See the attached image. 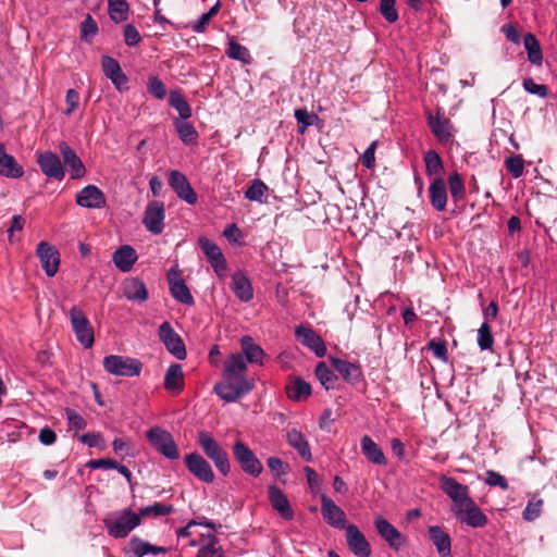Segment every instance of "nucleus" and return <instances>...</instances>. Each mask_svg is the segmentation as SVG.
Masks as SVG:
<instances>
[{"label": "nucleus", "mask_w": 557, "mask_h": 557, "mask_svg": "<svg viewBox=\"0 0 557 557\" xmlns=\"http://www.w3.org/2000/svg\"><path fill=\"white\" fill-rule=\"evenodd\" d=\"M197 443L206 457L214 463L218 471L223 476H227L231 472V461L227 451L221 444L206 431L198 433Z\"/></svg>", "instance_id": "f257e3e1"}, {"label": "nucleus", "mask_w": 557, "mask_h": 557, "mask_svg": "<svg viewBox=\"0 0 557 557\" xmlns=\"http://www.w3.org/2000/svg\"><path fill=\"white\" fill-rule=\"evenodd\" d=\"M140 522V517L131 509L109 513L103 519L108 533L115 539L126 537Z\"/></svg>", "instance_id": "f03ea898"}, {"label": "nucleus", "mask_w": 557, "mask_h": 557, "mask_svg": "<svg viewBox=\"0 0 557 557\" xmlns=\"http://www.w3.org/2000/svg\"><path fill=\"white\" fill-rule=\"evenodd\" d=\"M104 370L113 375L119 376H137L140 374L143 364L138 359L110 355L103 359Z\"/></svg>", "instance_id": "7ed1b4c3"}, {"label": "nucleus", "mask_w": 557, "mask_h": 557, "mask_svg": "<svg viewBox=\"0 0 557 557\" xmlns=\"http://www.w3.org/2000/svg\"><path fill=\"white\" fill-rule=\"evenodd\" d=\"M69 314L76 339L84 348H91L95 342L94 329L84 311L77 306H73Z\"/></svg>", "instance_id": "20e7f679"}, {"label": "nucleus", "mask_w": 557, "mask_h": 557, "mask_svg": "<svg viewBox=\"0 0 557 557\" xmlns=\"http://www.w3.org/2000/svg\"><path fill=\"white\" fill-rule=\"evenodd\" d=\"M233 456L240 466V469L251 476H259L263 466L256 454L243 441H236L233 445Z\"/></svg>", "instance_id": "39448f33"}, {"label": "nucleus", "mask_w": 557, "mask_h": 557, "mask_svg": "<svg viewBox=\"0 0 557 557\" xmlns=\"http://www.w3.org/2000/svg\"><path fill=\"white\" fill-rule=\"evenodd\" d=\"M441 490L451 499L454 503L453 512H457L468 502L472 500L469 496V487L459 483L456 479L443 475L440 479Z\"/></svg>", "instance_id": "423d86ee"}, {"label": "nucleus", "mask_w": 557, "mask_h": 557, "mask_svg": "<svg viewBox=\"0 0 557 557\" xmlns=\"http://www.w3.org/2000/svg\"><path fill=\"white\" fill-rule=\"evenodd\" d=\"M253 387L255 383L250 380H242L239 383L236 381L225 380V382L216 383L213 387V391L226 403H233L248 394Z\"/></svg>", "instance_id": "0eeeda50"}, {"label": "nucleus", "mask_w": 557, "mask_h": 557, "mask_svg": "<svg viewBox=\"0 0 557 557\" xmlns=\"http://www.w3.org/2000/svg\"><path fill=\"white\" fill-rule=\"evenodd\" d=\"M151 445L169 459H177L180 451L173 436L165 430L152 428L147 432Z\"/></svg>", "instance_id": "6e6552de"}, {"label": "nucleus", "mask_w": 557, "mask_h": 557, "mask_svg": "<svg viewBox=\"0 0 557 557\" xmlns=\"http://www.w3.org/2000/svg\"><path fill=\"white\" fill-rule=\"evenodd\" d=\"M159 338L176 359L184 360L187 356L185 344L170 322L164 321L159 327Z\"/></svg>", "instance_id": "1a4fd4ad"}, {"label": "nucleus", "mask_w": 557, "mask_h": 557, "mask_svg": "<svg viewBox=\"0 0 557 557\" xmlns=\"http://www.w3.org/2000/svg\"><path fill=\"white\" fill-rule=\"evenodd\" d=\"M187 470L199 481L212 483L214 481V472L209 461L199 453H189L184 458Z\"/></svg>", "instance_id": "9d476101"}, {"label": "nucleus", "mask_w": 557, "mask_h": 557, "mask_svg": "<svg viewBox=\"0 0 557 557\" xmlns=\"http://www.w3.org/2000/svg\"><path fill=\"white\" fill-rule=\"evenodd\" d=\"M164 203L162 201L154 200L147 205L143 224L150 233L159 235L164 228Z\"/></svg>", "instance_id": "9b49d317"}, {"label": "nucleus", "mask_w": 557, "mask_h": 557, "mask_svg": "<svg viewBox=\"0 0 557 557\" xmlns=\"http://www.w3.org/2000/svg\"><path fill=\"white\" fill-rule=\"evenodd\" d=\"M169 185L177 195V197L188 205L197 202V194L188 182L186 175L177 170H172L169 173Z\"/></svg>", "instance_id": "f8f14e48"}, {"label": "nucleus", "mask_w": 557, "mask_h": 557, "mask_svg": "<svg viewBox=\"0 0 557 557\" xmlns=\"http://www.w3.org/2000/svg\"><path fill=\"white\" fill-rule=\"evenodd\" d=\"M36 255L47 276H54L60 265V253L57 248L48 242H40L37 246Z\"/></svg>", "instance_id": "ddd939ff"}, {"label": "nucleus", "mask_w": 557, "mask_h": 557, "mask_svg": "<svg viewBox=\"0 0 557 557\" xmlns=\"http://www.w3.org/2000/svg\"><path fill=\"white\" fill-rule=\"evenodd\" d=\"M346 542L351 553L357 557H370L372 549L364 534L355 524H347Z\"/></svg>", "instance_id": "4468645a"}, {"label": "nucleus", "mask_w": 557, "mask_h": 557, "mask_svg": "<svg viewBox=\"0 0 557 557\" xmlns=\"http://www.w3.org/2000/svg\"><path fill=\"white\" fill-rule=\"evenodd\" d=\"M168 282L170 293L175 300L188 306L194 305V297L184 280L180 276V272L176 268L169 270Z\"/></svg>", "instance_id": "2eb2a0df"}, {"label": "nucleus", "mask_w": 557, "mask_h": 557, "mask_svg": "<svg viewBox=\"0 0 557 557\" xmlns=\"http://www.w3.org/2000/svg\"><path fill=\"white\" fill-rule=\"evenodd\" d=\"M295 336L299 343L311 349L318 357L326 355V346L320 335L313 329L299 325L295 329Z\"/></svg>", "instance_id": "dca6fc26"}, {"label": "nucleus", "mask_w": 557, "mask_h": 557, "mask_svg": "<svg viewBox=\"0 0 557 557\" xmlns=\"http://www.w3.org/2000/svg\"><path fill=\"white\" fill-rule=\"evenodd\" d=\"M101 66L106 77L111 81L119 91L122 92L128 89V78L115 59L109 55H103L101 59Z\"/></svg>", "instance_id": "f3484780"}, {"label": "nucleus", "mask_w": 557, "mask_h": 557, "mask_svg": "<svg viewBox=\"0 0 557 557\" xmlns=\"http://www.w3.org/2000/svg\"><path fill=\"white\" fill-rule=\"evenodd\" d=\"M457 519L472 528H483L487 524V516L479 508L472 499L468 502L461 509L455 512Z\"/></svg>", "instance_id": "a211bd4d"}, {"label": "nucleus", "mask_w": 557, "mask_h": 557, "mask_svg": "<svg viewBox=\"0 0 557 557\" xmlns=\"http://www.w3.org/2000/svg\"><path fill=\"white\" fill-rule=\"evenodd\" d=\"M76 203L83 208L100 209L106 206V195L95 185L82 188L75 197Z\"/></svg>", "instance_id": "6ab92c4d"}, {"label": "nucleus", "mask_w": 557, "mask_h": 557, "mask_svg": "<svg viewBox=\"0 0 557 557\" xmlns=\"http://www.w3.org/2000/svg\"><path fill=\"white\" fill-rule=\"evenodd\" d=\"M321 512L325 522L336 529H345L346 513L327 496L321 498Z\"/></svg>", "instance_id": "aec40b11"}, {"label": "nucleus", "mask_w": 557, "mask_h": 557, "mask_svg": "<svg viewBox=\"0 0 557 557\" xmlns=\"http://www.w3.org/2000/svg\"><path fill=\"white\" fill-rule=\"evenodd\" d=\"M198 245L208 258L215 273L222 275L226 271V260L218 245L207 237H200Z\"/></svg>", "instance_id": "412c9836"}, {"label": "nucleus", "mask_w": 557, "mask_h": 557, "mask_svg": "<svg viewBox=\"0 0 557 557\" xmlns=\"http://www.w3.org/2000/svg\"><path fill=\"white\" fill-rule=\"evenodd\" d=\"M247 371V360L239 352L232 354L224 361L223 377L226 381L242 382L247 380L245 372Z\"/></svg>", "instance_id": "4be33fe9"}, {"label": "nucleus", "mask_w": 557, "mask_h": 557, "mask_svg": "<svg viewBox=\"0 0 557 557\" xmlns=\"http://www.w3.org/2000/svg\"><path fill=\"white\" fill-rule=\"evenodd\" d=\"M37 163L40 166L42 173L47 177L54 178L58 181L63 180L64 169L62 166L60 158L55 153L51 151H46L38 154Z\"/></svg>", "instance_id": "5701e85b"}, {"label": "nucleus", "mask_w": 557, "mask_h": 557, "mask_svg": "<svg viewBox=\"0 0 557 557\" xmlns=\"http://www.w3.org/2000/svg\"><path fill=\"white\" fill-rule=\"evenodd\" d=\"M428 125L432 132V134L437 138L440 143H448L453 137L451 134V123L448 119L440 115L432 114V112H426Z\"/></svg>", "instance_id": "b1692460"}, {"label": "nucleus", "mask_w": 557, "mask_h": 557, "mask_svg": "<svg viewBox=\"0 0 557 557\" xmlns=\"http://www.w3.org/2000/svg\"><path fill=\"white\" fill-rule=\"evenodd\" d=\"M269 500L274 510L285 520L294 519V510L283 491L276 485H271L268 488Z\"/></svg>", "instance_id": "393cba45"}, {"label": "nucleus", "mask_w": 557, "mask_h": 557, "mask_svg": "<svg viewBox=\"0 0 557 557\" xmlns=\"http://www.w3.org/2000/svg\"><path fill=\"white\" fill-rule=\"evenodd\" d=\"M374 527L380 536L386 541L392 548L398 549L403 545V534L385 518L377 517L374 520Z\"/></svg>", "instance_id": "a878e982"}, {"label": "nucleus", "mask_w": 557, "mask_h": 557, "mask_svg": "<svg viewBox=\"0 0 557 557\" xmlns=\"http://www.w3.org/2000/svg\"><path fill=\"white\" fill-rule=\"evenodd\" d=\"M331 363L349 384H357L362 379V371L358 364L335 357H331Z\"/></svg>", "instance_id": "bb28decb"}, {"label": "nucleus", "mask_w": 557, "mask_h": 557, "mask_svg": "<svg viewBox=\"0 0 557 557\" xmlns=\"http://www.w3.org/2000/svg\"><path fill=\"white\" fill-rule=\"evenodd\" d=\"M59 148L64 164L70 168L71 177L74 180L83 177L86 169L76 152L66 143H61Z\"/></svg>", "instance_id": "cd10ccee"}, {"label": "nucleus", "mask_w": 557, "mask_h": 557, "mask_svg": "<svg viewBox=\"0 0 557 557\" xmlns=\"http://www.w3.org/2000/svg\"><path fill=\"white\" fill-rule=\"evenodd\" d=\"M429 198L432 207L437 211H444L447 203L446 184L442 177H435L429 187Z\"/></svg>", "instance_id": "c85d7f7f"}, {"label": "nucleus", "mask_w": 557, "mask_h": 557, "mask_svg": "<svg viewBox=\"0 0 557 557\" xmlns=\"http://www.w3.org/2000/svg\"><path fill=\"white\" fill-rule=\"evenodd\" d=\"M137 252L129 245H123L113 253L112 260L122 272H128L137 261Z\"/></svg>", "instance_id": "c756f323"}, {"label": "nucleus", "mask_w": 557, "mask_h": 557, "mask_svg": "<svg viewBox=\"0 0 557 557\" xmlns=\"http://www.w3.org/2000/svg\"><path fill=\"white\" fill-rule=\"evenodd\" d=\"M24 174L23 168L16 162L15 158L7 153L5 148L0 144V175L18 178Z\"/></svg>", "instance_id": "7c9ffc66"}, {"label": "nucleus", "mask_w": 557, "mask_h": 557, "mask_svg": "<svg viewBox=\"0 0 557 557\" xmlns=\"http://www.w3.org/2000/svg\"><path fill=\"white\" fill-rule=\"evenodd\" d=\"M429 535L442 557L450 556L451 541L449 534L440 525L429 528Z\"/></svg>", "instance_id": "2f4dec72"}, {"label": "nucleus", "mask_w": 557, "mask_h": 557, "mask_svg": "<svg viewBox=\"0 0 557 557\" xmlns=\"http://www.w3.org/2000/svg\"><path fill=\"white\" fill-rule=\"evenodd\" d=\"M232 290L244 302L251 300L253 297L251 283L242 271L235 272L232 276Z\"/></svg>", "instance_id": "473e14b6"}, {"label": "nucleus", "mask_w": 557, "mask_h": 557, "mask_svg": "<svg viewBox=\"0 0 557 557\" xmlns=\"http://www.w3.org/2000/svg\"><path fill=\"white\" fill-rule=\"evenodd\" d=\"M185 385L182 366L180 363H172L164 376V388L173 394H178L183 391Z\"/></svg>", "instance_id": "72a5a7b5"}, {"label": "nucleus", "mask_w": 557, "mask_h": 557, "mask_svg": "<svg viewBox=\"0 0 557 557\" xmlns=\"http://www.w3.org/2000/svg\"><path fill=\"white\" fill-rule=\"evenodd\" d=\"M361 451L369 462L374 465H386L387 460L383 450L369 436L363 435L360 441Z\"/></svg>", "instance_id": "f704fd0d"}, {"label": "nucleus", "mask_w": 557, "mask_h": 557, "mask_svg": "<svg viewBox=\"0 0 557 557\" xmlns=\"http://www.w3.org/2000/svg\"><path fill=\"white\" fill-rule=\"evenodd\" d=\"M240 347L244 354L243 356L247 362L262 364L265 352L258 344L255 343L252 337H242Z\"/></svg>", "instance_id": "c9c22d12"}, {"label": "nucleus", "mask_w": 557, "mask_h": 557, "mask_svg": "<svg viewBox=\"0 0 557 557\" xmlns=\"http://www.w3.org/2000/svg\"><path fill=\"white\" fill-rule=\"evenodd\" d=\"M124 296L129 300L145 301L148 299V290L145 283L132 277L125 281L123 285Z\"/></svg>", "instance_id": "e433bc0d"}, {"label": "nucleus", "mask_w": 557, "mask_h": 557, "mask_svg": "<svg viewBox=\"0 0 557 557\" xmlns=\"http://www.w3.org/2000/svg\"><path fill=\"white\" fill-rule=\"evenodd\" d=\"M286 437L288 444L298 451L302 459L306 461H310L312 459L309 443L301 432L296 429H292L287 432Z\"/></svg>", "instance_id": "4c0bfd02"}, {"label": "nucleus", "mask_w": 557, "mask_h": 557, "mask_svg": "<svg viewBox=\"0 0 557 557\" xmlns=\"http://www.w3.org/2000/svg\"><path fill=\"white\" fill-rule=\"evenodd\" d=\"M287 395L293 400L306 399L311 395V385L300 376L286 386Z\"/></svg>", "instance_id": "58836bf2"}, {"label": "nucleus", "mask_w": 557, "mask_h": 557, "mask_svg": "<svg viewBox=\"0 0 557 557\" xmlns=\"http://www.w3.org/2000/svg\"><path fill=\"white\" fill-rule=\"evenodd\" d=\"M169 104L178 112L177 120H187L191 116V107L177 89L169 94Z\"/></svg>", "instance_id": "ea45409f"}, {"label": "nucleus", "mask_w": 557, "mask_h": 557, "mask_svg": "<svg viewBox=\"0 0 557 557\" xmlns=\"http://www.w3.org/2000/svg\"><path fill=\"white\" fill-rule=\"evenodd\" d=\"M523 46L528 53V60L535 65H541L543 61V53L540 41L535 35L528 33L523 38Z\"/></svg>", "instance_id": "a19ab883"}, {"label": "nucleus", "mask_w": 557, "mask_h": 557, "mask_svg": "<svg viewBox=\"0 0 557 557\" xmlns=\"http://www.w3.org/2000/svg\"><path fill=\"white\" fill-rule=\"evenodd\" d=\"M129 548L136 555V557H144L148 554H165L166 548L162 546H154L148 542H145L138 537H133L129 541Z\"/></svg>", "instance_id": "79ce46f5"}, {"label": "nucleus", "mask_w": 557, "mask_h": 557, "mask_svg": "<svg viewBox=\"0 0 557 557\" xmlns=\"http://www.w3.org/2000/svg\"><path fill=\"white\" fill-rule=\"evenodd\" d=\"M174 125L180 139L185 145H193L197 143L198 132L191 123L186 120H175Z\"/></svg>", "instance_id": "37998d69"}, {"label": "nucleus", "mask_w": 557, "mask_h": 557, "mask_svg": "<svg viewBox=\"0 0 557 557\" xmlns=\"http://www.w3.org/2000/svg\"><path fill=\"white\" fill-rule=\"evenodd\" d=\"M425 173L429 176L441 177L444 173V163L435 150H428L424 153Z\"/></svg>", "instance_id": "c03bdc74"}, {"label": "nucleus", "mask_w": 557, "mask_h": 557, "mask_svg": "<svg viewBox=\"0 0 557 557\" xmlns=\"http://www.w3.org/2000/svg\"><path fill=\"white\" fill-rule=\"evenodd\" d=\"M225 53L228 58L240 61L245 64H249L251 61L249 50L245 46L238 44L233 37H228V47Z\"/></svg>", "instance_id": "a18cd8bd"}, {"label": "nucleus", "mask_w": 557, "mask_h": 557, "mask_svg": "<svg viewBox=\"0 0 557 557\" xmlns=\"http://www.w3.org/2000/svg\"><path fill=\"white\" fill-rule=\"evenodd\" d=\"M109 15L114 23L127 20L129 5L126 0H108Z\"/></svg>", "instance_id": "49530a36"}, {"label": "nucleus", "mask_w": 557, "mask_h": 557, "mask_svg": "<svg viewBox=\"0 0 557 557\" xmlns=\"http://www.w3.org/2000/svg\"><path fill=\"white\" fill-rule=\"evenodd\" d=\"M315 376L326 389L333 388L335 386L336 381L338 380L337 375L333 372V370L323 361L319 362L315 367Z\"/></svg>", "instance_id": "de8ad7c7"}, {"label": "nucleus", "mask_w": 557, "mask_h": 557, "mask_svg": "<svg viewBox=\"0 0 557 557\" xmlns=\"http://www.w3.org/2000/svg\"><path fill=\"white\" fill-rule=\"evenodd\" d=\"M448 187L451 198L455 202H458L465 198L466 187L459 173L454 172L448 176Z\"/></svg>", "instance_id": "09e8293b"}, {"label": "nucleus", "mask_w": 557, "mask_h": 557, "mask_svg": "<svg viewBox=\"0 0 557 557\" xmlns=\"http://www.w3.org/2000/svg\"><path fill=\"white\" fill-rule=\"evenodd\" d=\"M478 345L481 350H490L494 344L492 327L487 322H483L478 330Z\"/></svg>", "instance_id": "8fccbe9b"}, {"label": "nucleus", "mask_w": 557, "mask_h": 557, "mask_svg": "<svg viewBox=\"0 0 557 557\" xmlns=\"http://www.w3.org/2000/svg\"><path fill=\"white\" fill-rule=\"evenodd\" d=\"M174 511V508L172 505H165L162 503H154L151 506L144 507L139 510V513H137L140 518L141 517H160V516H166Z\"/></svg>", "instance_id": "3c124183"}, {"label": "nucleus", "mask_w": 557, "mask_h": 557, "mask_svg": "<svg viewBox=\"0 0 557 557\" xmlns=\"http://www.w3.org/2000/svg\"><path fill=\"white\" fill-rule=\"evenodd\" d=\"M268 191V186L260 180H253L245 191V198L251 201L262 202V198Z\"/></svg>", "instance_id": "603ef678"}, {"label": "nucleus", "mask_w": 557, "mask_h": 557, "mask_svg": "<svg viewBox=\"0 0 557 557\" xmlns=\"http://www.w3.org/2000/svg\"><path fill=\"white\" fill-rule=\"evenodd\" d=\"M543 504V499L536 498L535 496L532 497L522 511L523 519L525 521H534L537 519L542 513Z\"/></svg>", "instance_id": "864d4df0"}, {"label": "nucleus", "mask_w": 557, "mask_h": 557, "mask_svg": "<svg viewBox=\"0 0 557 557\" xmlns=\"http://www.w3.org/2000/svg\"><path fill=\"white\" fill-rule=\"evenodd\" d=\"M98 25L90 14H87L81 23V39L91 42V39L98 34Z\"/></svg>", "instance_id": "5fc2aeb1"}, {"label": "nucleus", "mask_w": 557, "mask_h": 557, "mask_svg": "<svg viewBox=\"0 0 557 557\" xmlns=\"http://www.w3.org/2000/svg\"><path fill=\"white\" fill-rule=\"evenodd\" d=\"M294 115L300 125L298 129L300 134H304L306 129L318 119L315 113H309L307 109H296Z\"/></svg>", "instance_id": "6e6d98bb"}, {"label": "nucleus", "mask_w": 557, "mask_h": 557, "mask_svg": "<svg viewBox=\"0 0 557 557\" xmlns=\"http://www.w3.org/2000/svg\"><path fill=\"white\" fill-rule=\"evenodd\" d=\"M395 4L396 0L380 1V13L388 23H395L398 20V12Z\"/></svg>", "instance_id": "4d7b16f0"}, {"label": "nucleus", "mask_w": 557, "mask_h": 557, "mask_svg": "<svg viewBox=\"0 0 557 557\" xmlns=\"http://www.w3.org/2000/svg\"><path fill=\"white\" fill-rule=\"evenodd\" d=\"M507 171L515 177L518 178L522 176L524 162L520 154L511 156L505 161Z\"/></svg>", "instance_id": "13d9d810"}, {"label": "nucleus", "mask_w": 557, "mask_h": 557, "mask_svg": "<svg viewBox=\"0 0 557 557\" xmlns=\"http://www.w3.org/2000/svg\"><path fill=\"white\" fill-rule=\"evenodd\" d=\"M147 89L157 99H163L166 95L165 85L158 76L149 77Z\"/></svg>", "instance_id": "bf43d9fd"}, {"label": "nucleus", "mask_w": 557, "mask_h": 557, "mask_svg": "<svg viewBox=\"0 0 557 557\" xmlns=\"http://www.w3.org/2000/svg\"><path fill=\"white\" fill-rule=\"evenodd\" d=\"M485 483L490 486H498L503 491H507L509 488L506 478L494 470L486 471Z\"/></svg>", "instance_id": "052dcab7"}, {"label": "nucleus", "mask_w": 557, "mask_h": 557, "mask_svg": "<svg viewBox=\"0 0 557 557\" xmlns=\"http://www.w3.org/2000/svg\"><path fill=\"white\" fill-rule=\"evenodd\" d=\"M66 419L71 429L76 431L84 430L87 425L86 420L75 410L67 408L65 410Z\"/></svg>", "instance_id": "680f3d73"}, {"label": "nucleus", "mask_w": 557, "mask_h": 557, "mask_svg": "<svg viewBox=\"0 0 557 557\" xmlns=\"http://www.w3.org/2000/svg\"><path fill=\"white\" fill-rule=\"evenodd\" d=\"M523 88L533 95H537L541 98H545L548 94V88L546 85L536 84L532 78H525L523 81Z\"/></svg>", "instance_id": "e2e57ef3"}, {"label": "nucleus", "mask_w": 557, "mask_h": 557, "mask_svg": "<svg viewBox=\"0 0 557 557\" xmlns=\"http://www.w3.org/2000/svg\"><path fill=\"white\" fill-rule=\"evenodd\" d=\"M429 349L433 351L434 356L438 358L440 360L447 362L448 360V352L446 343L443 341H435L432 339L429 343Z\"/></svg>", "instance_id": "0e129e2a"}, {"label": "nucleus", "mask_w": 557, "mask_h": 557, "mask_svg": "<svg viewBox=\"0 0 557 557\" xmlns=\"http://www.w3.org/2000/svg\"><path fill=\"white\" fill-rule=\"evenodd\" d=\"M377 146V141L374 140L370 144V146L364 150L362 156L360 157L361 163L367 169L374 168L375 164V149Z\"/></svg>", "instance_id": "69168bd1"}, {"label": "nucleus", "mask_w": 557, "mask_h": 557, "mask_svg": "<svg viewBox=\"0 0 557 557\" xmlns=\"http://www.w3.org/2000/svg\"><path fill=\"white\" fill-rule=\"evenodd\" d=\"M124 40L129 47L136 46L140 40V34L133 24H127L124 27Z\"/></svg>", "instance_id": "338daca9"}, {"label": "nucleus", "mask_w": 557, "mask_h": 557, "mask_svg": "<svg viewBox=\"0 0 557 557\" xmlns=\"http://www.w3.org/2000/svg\"><path fill=\"white\" fill-rule=\"evenodd\" d=\"M87 467L91 469H114L117 468V461L110 458L91 459L87 462Z\"/></svg>", "instance_id": "774afa93"}]
</instances>
